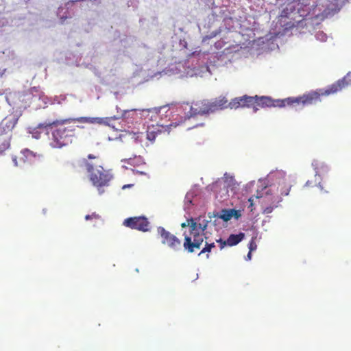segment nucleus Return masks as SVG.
Returning <instances> with one entry per match:
<instances>
[{
	"mask_svg": "<svg viewBox=\"0 0 351 351\" xmlns=\"http://www.w3.org/2000/svg\"><path fill=\"white\" fill-rule=\"evenodd\" d=\"M131 160V158H128V159H125L123 160L125 162H128V163H129V160Z\"/></svg>",
	"mask_w": 351,
	"mask_h": 351,
	"instance_id": "nucleus-28",
	"label": "nucleus"
},
{
	"mask_svg": "<svg viewBox=\"0 0 351 351\" xmlns=\"http://www.w3.org/2000/svg\"><path fill=\"white\" fill-rule=\"evenodd\" d=\"M197 232H199V234H202L203 236L204 237V232L206 230L209 221L206 219H203L202 221H200V218L199 217L198 219H197Z\"/></svg>",
	"mask_w": 351,
	"mask_h": 351,
	"instance_id": "nucleus-15",
	"label": "nucleus"
},
{
	"mask_svg": "<svg viewBox=\"0 0 351 351\" xmlns=\"http://www.w3.org/2000/svg\"><path fill=\"white\" fill-rule=\"evenodd\" d=\"M100 219V216L95 213H92L91 215H87L85 216V219L86 220H89V219H95V220H98Z\"/></svg>",
	"mask_w": 351,
	"mask_h": 351,
	"instance_id": "nucleus-22",
	"label": "nucleus"
},
{
	"mask_svg": "<svg viewBox=\"0 0 351 351\" xmlns=\"http://www.w3.org/2000/svg\"><path fill=\"white\" fill-rule=\"evenodd\" d=\"M80 128H84L83 126H78Z\"/></svg>",
	"mask_w": 351,
	"mask_h": 351,
	"instance_id": "nucleus-31",
	"label": "nucleus"
},
{
	"mask_svg": "<svg viewBox=\"0 0 351 351\" xmlns=\"http://www.w3.org/2000/svg\"><path fill=\"white\" fill-rule=\"evenodd\" d=\"M12 162H14V166H16V167H18L20 165V162H18L16 156H12Z\"/></svg>",
	"mask_w": 351,
	"mask_h": 351,
	"instance_id": "nucleus-24",
	"label": "nucleus"
},
{
	"mask_svg": "<svg viewBox=\"0 0 351 351\" xmlns=\"http://www.w3.org/2000/svg\"><path fill=\"white\" fill-rule=\"evenodd\" d=\"M256 99L254 97H250L247 95H244L239 97H235L232 99L229 102L230 108L231 109H237L239 107H251L252 106L254 109V111L258 110L257 108L255 107Z\"/></svg>",
	"mask_w": 351,
	"mask_h": 351,
	"instance_id": "nucleus-10",
	"label": "nucleus"
},
{
	"mask_svg": "<svg viewBox=\"0 0 351 351\" xmlns=\"http://www.w3.org/2000/svg\"><path fill=\"white\" fill-rule=\"evenodd\" d=\"M211 112L230 108L229 102L224 96H219L210 101Z\"/></svg>",
	"mask_w": 351,
	"mask_h": 351,
	"instance_id": "nucleus-13",
	"label": "nucleus"
},
{
	"mask_svg": "<svg viewBox=\"0 0 351 351\" xmlns=\"http://www.w3.org/2000/svg\"><path fill=\"white\" fill-rule=\"evenodd\" d=\"M245 237V234L240 232L238 234H230L226 241H223L221 239L217 240V242L220 244V249L222 250L225 246H234L241 242Z\"/></svg>",
	"mask_w": 351,
	"mask_h": 351,
	"instance_id": "nucleus-12",
	"label": "nucleus"
},
{
	"mask_svg": "<svg viewBox=\"0 0 351 351\" xmlns=\"http://www.w3.org/2000/svg\"><path fill=\"white\" fill-rule=\"evenodd\" d=\"M264 198H265V202H271V204H272V206H267V207L265 208V209L263 210L264 213L269 214V213H271L273 211L274 207H277V205H276L277 203H274L273 204L271 201H269V199L265 198V196L264 197Z\"/></svg>",
	"mask_w": 351,
	"mask_h": 351,
	"instance_id": "nucleus-19",
	"label": "nucleus"
},
{
	"mask_svg": "<svg viewBox=\"0 0 351 351\" xmlns=\"http://www.w3.org/2000/svg\"><path fill=\"white\" fill-rule=\"evenodd\" d=\"M291 189V185L285 179H282L278 183V185L274 184L269 188L265 187V198L269 199L274 203H279L282 201V197L289 195Z\"/></svg>",
	"mask_w": 351,
	"mask_h": 351,
	"instance_id": "nucleus-6",
	"label": "nucleus"
},
{
	"mask_svg": "<svg viewBox=\"0 0 351 351\" xmlns=\"http://www.w3.org/2000/svg\"><path fill=\"white\" fill-rule=\"evenodd\" d=\"M235 212L236 213H233V216H234L235 218L238 219L241 216V214L239 213V210H235Z\"/></svg>",
	"mask_w": 351,
	"mask_h": 351,
	"instance_id": "nucleus-26",
	"label": "nucleus"
},
{
	"mask_svg": "<svg viewBox=\"0 0 351 351\" xmlns=\"http://www.w3.org/2000/svg\"><path fill=\"white\" fill-rule=\"evenodd\" d=\"M215 245L214 243H208L206 242L205 247L202 249V250L199 253V255L204 254L205 252H210L212 250V248L215 247Z\"/></svg>",
	"mask_w": 351,
	"mask_h": 351,
	"instance_id": "nucleus-20",
	"label": "nucleus"
},
{
	"mask_svg": "<svg viewBox=\"0 0 351 351\" xmlns=\"http://www.w3.org/2000/svg\"><path fill=\"white\" fill-rule=\"evenodd\" d=\"M254 197H255L256 199H258V198L263 197V193H259V192H258L256 195L252 196L251 197L249 198V199H248V201L250 202L249 208H251V211L253 210L252 207L254 205V204H253Z\"/></svg>",
	"mask_w": 351,
	"mask_h": 351,
	"instance_id": "nucleus-21",
	"label": "nucleus"
},
{
	"mask_svg": "<svg viewBox=\"0 0 351 351\" xmlns=\"http://www.w3.org/2000/svg\"><path fill=\"white\" fill-rule=\"evenodd\" d=\"M123 225L127 228L143 232H148L150 230V222L145 216L128 217L123 221Z\"/></svg>",
	"mask_w": 351,
	"mask_h": 351,
	"instance_id": "nucleus-7",
	"label": "nucleus"
},
{
	"mask_svg": "<svg viewBox=\"0 0 351 351\" xmlns=\"http://www.w3.org/2000/svg\"><path fill=\"white\" fill-rule=\"evenodd\" d=\"M182 228L189 227L190 234H186L185 232L183 247L185 250L189 253H193L195 250H199L204 242V236L197 232V219L189 218L186 222L181 224Z\"/></svg>",
	"mask_w": 351,
	"mask_h": 351,
	"instance_id": "nucleus-4",
	"label": "nucleus"
},
{
	"mask_svg": "<svg viewBox=\"0 0 351 351\" xmlns=\"http://www.w3.org/2000/svg\"><path fill=\"white\" fill-rule=\"evenodd\" d=\"M18 120L19 117L16 114H10L0 122V156L10 147L12 132Z\"/></svg>",
	"mask_w": 351,
	"mask_h": 351,
	"instance_id": "nucleus-5",
	"label": "nucleus"
},
{
	"mask_svg": "<svg viewBox=\"0 0 351 351\" xmlns=\"http://www.w3.org/2000/svg\"><path fill=\"white\" fill-rule=\"evenodd\" d=\"M256 247V245L255 243H254L252 241L250 243V252L253 251Z\"/></svg>",
	"mask_w": 351,
	"mask_h": 351,
	"instance_id": "nucleus-25",
	"label": "nucleus"
},
{
	"mask_svg": "<svg viewBox=\"0 0 351 351\" xmlns=\"http://www.w3.org/2000/svg\"><path fill=\"white\" fill-rule=\"evenodd\" d=\"M163 108H160L159 110L156 109V108H154L153 110H150V109H147V110H143V112H148V113H153V114H155V116L157 115L158 111H160L162 109H163Z\"/></svg>",
	"mask_w": 351,
	"mask_h": 351,
	"instance_id": "nucleus-23",
	"label": "nucleus"
},
{
	"mask_svg": "<svg viewBox=\"0 0 351 351\" xmlns=\"http://www.w3.org/2000/svg\"><path fill=\"white\" fill-rule=\"evenodd\" d=\"M233 213H236L234 209H223L221 210L220 218L224 221H228L233 217Z\"/></svg>",
	"mask_w": 351,
	"mask_h": 351,
	"instance_id": "nucleus-17",
	"label": "nucleus"
},
{
	"mask_svg": "<svg viewBox=\"0 0 351 351\" xmlns=\"http://www.w3.org/2000/svg\"><path fill=\"white\" fill-rule=\"evenodd\" d=\"M157 134H158L157 132H156L154 130H152L149 127L147 130L145 136H146V138L147 140H149L151 143H153L155 141Z\"/></svg>",
	"mask_w": 351,
	"mask_h": 351,
	"instance_id": "nucleus-18",
	"label": "nucleus"
},
{
	"mask_svg": "<svg viewBox=\"0 0 351 351\" xmlns=\"http://www.w3.org/2000/svg\"><path fill=\"white\" fill-rule=\"evenodd\" d=\"M158 234L160 236L161 242L167 245L173 250H179L181 248V241L174 234L166 230L163 227L157 228Z\"/></svg>",
	"mask_w": 351,
	"mask_h": 351,
	"instance_id": "nucleus-8",
	"label": "nucleus"
},
{
	"mask_svg": "<svg viewBox=\"0 0 351 351\" xmlns=\"http://www.w3.org/2000/svg\"><path fill=\"white\" fill-rule=\"evenodd\" d=\"M126 187H127V186H126V185H124V186H123V189H125Z\"/></svg>",
	"mask_w": 351,
	"mask_h": 351,
	"instance_id": "nucleus-30",
	"label": "nucleus"
},
{
	"mask_svg": "<svg viewBox=\"0 0 351 351\" xmlns=\"http://www.w3.org/2000/svg\"><path fill=\"white\" fill-rule=\"evenodd\" d=\"M256 99L255 107L259 106L261 108L265 107H279L282 108L288 106L287 98L284 99H272L269 97L262 96L258 97L256 95L254 97Z\"/></svg>",
	"mask_w": 351,
	"mask_h": 351,
	"instance_id": "nucleus-9",
	"label": "nucleus"
},
{
	"mask_svg": "<svg viewBox=\"0 0 351 351\" xmlns=\"http://www.w3.org/2000/svg\"><path fill=\"white\" fill-rule=\"evenodd\" d=\"M173 125L172 124H170L169 125H167V127H171Z\"/></svg>",
	"mask_w": 351,
	"mask_h": 351,
	"instance_id": "nucleus-29",
	"label": "nucleus"
},
{
	"mask_svg": "<svg viewBox=\"0 0 351 351\" xmlns=\"http://www.w3.org/2000/svg\"><path fill=\"white\" fill-rule=\"evenodd\" d=\"M312 165L314 167V169L315 170V175L326 171L328 169L327 166H326L323 163L319 162L318 161H314L312 163Z\"/></svg>",
	"mask_w": 351,
	"mask_h": 351,
	"instance_id": "nucleus-16",
	"label": "nucleus"
},
{
	"mask_svg": "<svg viewBox=\"0 0 351 351\" xmlns=\"http://www.w3.org/2000/svg\"><path fill=\"white\" fill-rule=\"evenodd\" d=\"M191 112L192 114H204L211 112V107L210 101L203 100L197 101L191 107Z\"/></svg>",
	"mask_w": 351,
	"mask_h": 351,
	"instance_id": "nucleus-11",
	"label": "nucleus"
},
{
	"mask_svg": "<svg viewBox=\"0 0 351 351\" xmlns=\"http://www.w3.org/2000/svg\"><path fill=\"white\" fill-rule=\"evenodd\" d=\"M117 119L116 117L104 118L81 117L45 121L40 124L39 127L43 128L47 131L49 145L51 147L62 148L71 143L73 138L75 135V126H66V125L71 123H98L110 126L116 130H121V129L117 128L112 123Z\"/></svg>",
	"mask_w": 351,
	"mask_h": 351,
	"instance_id": "nucleus-1",
	"label": "nucleus"
},
{
	"mask_svg": "<svg viewBox=\"0 0 351 351\" xmlns=\"http://www.w3.org/2000/svg\"><path fill=\"white\" fill-rule=\"evenodd\" d=\"M252 258V252H249L247 255V260H250Z\"/></svg>",
	"mask_w": 351,
	"mask_h": 351,
	"instance_id": "nucleus-27",
	"label": "nucleus"
},
{
	"mask_svg": "<svg viewBox=\"0 0 351 351\" xmlns=\"http://www.w3.org/2000/svg\"><path fill=\"white\" fill-rule=\"evenodd\" d=\"M82 162L88 173L90 180L98 188L99 193L102 194L104 190H101V188L108 185L112 178L111 175L104 169L99 156L89 154L88 159H83Z\"/></svg>",
	"mask_w": 351,
	"mask_h": 351,
	"instance_id": "nucleus-3",
	"label": "nucleus"
},
{
	"mask_svg": "<svg viewBox=\"0 0 351 351\" xmlns=\"http://www.w3.org/2000/svg\"><path fill=\"white\" fill-rule=\"evenodd\" d=\"M349 85H351V75L348 73L343 78L337 80L325 89L311 91L298 97H288V106L302 104L304 106L316 104L321 101V97L335 94Z\"/></svg>",
	"mask_w": 351,
	"mask_h": 351,
	"instance_id": "nucleus-2",
	"label": "nucleus"
},
{
	"mask_svg": "<svg viewBox=\"0 0 351 351\" xmlns=\"http://www.w3.org/2000/svg\"><path fill=\"white\" fill-rule=\"evenodd\" d=\"M21 158H20V160H22L23 162H33L36 158H40L42 156L40 154H37L36 153H34L32 151L25 149H23L21 152Z\"/></svg>",
	"mask_w": 351,
	"mask_h": 351,
	"instance_id": "nucleus-14",
	"label": "nucleus"
}]
</instances>
